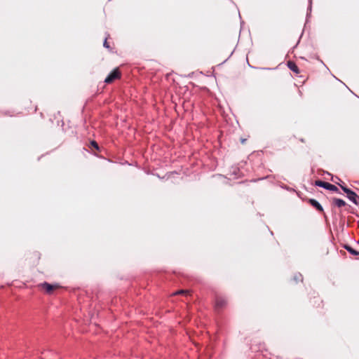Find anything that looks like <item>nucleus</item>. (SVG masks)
I'll use <instances>...</instances> for the list:
<instances>
[{
    "label": "nucleus",
    "mask_w": 359,
    "mask_h": 359,
    "mask_svg": "<svg viewBox=\"0 0 359 359\" xmlns=\"http://www.w3.org/2000/svg\"><path fill=\"white\" fill-rule=\"evenodd\" d=\"M121 73L118 68H115L104 79V82L107 84L113 83L115 80L119 79Z\"/></svg>",
    "instance_id": "1"
},
{
    "label": "nucleus",
    "mask_w": 359,
    "mask_h": 359,
    "mask_svg": "<svg viewBox=\"0 0 359 359\" xmlns=\"http://www.w3.org/2000/svg\"><path fill=\"white\" fill-rule=\"evenodd\" d=\"M340 187L341 189L347 194V197L355 204L358 205L359 203V196L353 191H351L348 187L341 185Z\"/></svg>",
    "instance_id": "2"
},
{
    "label": "nucleus",
    "mask_w": 359,
    "mask_h": 359,
    "mask_svg": "<svg viewBox=\"0 0 359 359\" xmlns=\"http://www.w3.org/2000/svg\"><path fill=\"white\" fill-rule=\"evenodd\" d=\"M38 287L42 290H44L48 294H53L54 290L60 287L57 284L52 285L46 282L39 284Z\"/></svg>",
    "instance_id": "3"
},
{
    "label": "nucleus",
    "mask_w": 359,
    "mask_h": 359,
    "mask_svg": "<svg viewBox=\"0 0 359 359\" xmlns=\"http://www.w3.org/2000/svg\"><path fill=\"white\" fill-rule=\"evenodd\" d=\"M315 184L318 187H323V188L330 190V191H338V188L335 185L332 184L329 182H323L321 180H317V181H316Z\"/></svg>",
    "instance_id": "4"
},
{
    "label": "nucleus",
    "mask_w": 359,
    "mask_h": 359,
    "mask_svg": "<svg viewBox=\"0 0 359 359\" xmlns=\"http://www.w3.org/2000/svg\"><path fill=\"white\" fill-rule=\"evenodd\" d=\"M310 300L313 307L318 308L323 305V301L319 296H313V299L311 297L310 298Z\"/></svg>",
    "instance_id": "5"
},
{
    "label": "nucleus",
    "mask_w": 359,
    "mask_h": 359,
    "mask_svg": "<svg viewBox=\"0 0 359 359\" xmlns=\"http://www.w3.org/2000/svg\"><path fill=\"white\" fill-rule=\"evenodd\" d=\"M309 203L312 205L313 208H315L317 210H318L320 212H323V208L322 205L315 199L311 198L309 199Z\"/></svg>",
    "instance_id": "6"
},
{
    "label": "nucleus",
    "mask_w": 359,
    "mask_h": 359,
    "mask_svg": "<svg viewBox=\"0 0 359 359\" xmlns=\"http://www.w3.org/2000/svg\"><path fill=\"white\" fill-rule=\"evenodd\" d=\"M226 304V301L222 297H217L215 300V307L217 309H222Z\"/></svg>",
    "instance_id": "7"
},
{
    "label": "nucleus",
    "mask_w": 359,
    "mask_h": 359,
    "mask_svg": "<svg viewBox=\"0 0 359 359\" xmlns=\"http://www.w3.org/2000/svg\"><path fill=\"white\" fill-rule=\"evenodd\" d=\"M287 67L291 71H292L295 74L299 73V69L297 65L295 64V62H294L292 61H288Z\"/></svg>",
    "instance_id": "8"
},
{
    "label": "nucleus",
    "mask_w": 359,
    "mask_h": 359,
    "mask_svg": "<svg viewBox=\"0 0 359 359\" xmlns=\"http://www.w3.org/2000/svg\"><path fill=\"white\" fill-rule=\"evenodd\" d=\"M332 202L336 206H337L339 208L346 205V202L344 200L340 199V198H333Z\"/></svg>",
    "instance_id": "9"
},
{
    "label": "nucleus",
    "mask_w": 359,
    "mask_h": 359,
    "mask_svg": "<svg viewBox=\"0 0 359 359\" xmlns=\"http://www.w3.org/2000/svg\"><path fill=\"white\" fill-rule=\"evenodd\" d=\"M191 290H177V292H174L172 294V295H178V294H183V295H191Z\"/></svg>",
    "instance_id": "10"
},
{
    "label": "nucleus",
    "mask_w": 359,
    "mask_h": 359,
    "mask_svg": "<svg viewBox=\"0 0 359 359\" xmlns=\"http://www.w3.org/2000/svg\"><path fill=\"white\" fill-rule=\"evenodd\" d=\"M344 248L353 255H359V251L354 250L350 245H345Z\"/></svg>",
    "instance_id": "11"
},
{
    "label": "nucleus",
    "mask_w": 359,
    "mask_h": 359,
    "mask_svg": "<svg viewBox=\"0 0 359 359\" xmlns=\"http://www.w3.org/2000/svg\"><path fill=\"white\" fill-rule=\"evenodd\" d=\"M292 280L296 283H297L299 282H302V280H303L302 275L301 273L294 274V276L292 278Z\"/></svg>",
    "instance_id": "12"
},
{
    "label": "nucleus",
    "mask_w": 359,
    "mask_h": 359,
    "mask_svg": "<svg viewBox=\"0 0 359 359\" xmlns=\"http://www.w3.org/2000/svg\"><path fill=\"white\" fill-rule=\"evenodd\" d=\"M32 259H35L36 261H39L41 259L40 253L38 252H33Z\"/></svg>",
    "instance_id": "13"
},
{
    "label": "nucleus",
    "mask_w": 359,
    "mask_h": 359,
    "mask_svg": "<svg viewBox=\"0 0 359 359\" xmlns=\"http://www.w3.org/2000/svg\"><path fill=\"white\" fill-rule=\"evenodd\" d=\"M103 46L106 48H108L110 50H111V48H110L109 46V44L107 42V38L105 39L104 43H103Z\"/></svg>",
    "instance_id": "14"
},
{
    "label": "nucleus",
    "mask_w": 359,
    "mask_h": 359,
    "mask_svg": "<svg viewBox=\"0 0 359 359\" xmlns=\"http://www.w3.org/2000/svg\"><path fill=\"white\" fill-rule=\"evenodd\" d=\"M90 145H91L92 147H93V148H95L96 149H99L98 144H97V143L95 141H92L90 142Z\"/></svg>",
    "instance_id": "15"
}]
</instances>
